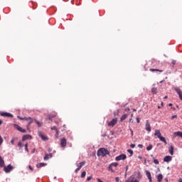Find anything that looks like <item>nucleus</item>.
<instances>
[{"instance_id":"nucleus-1","label":"nucleus","mask_w":182,"mask_h":182,"mask_svg":"<svg viewBox=\"0 0 182 182\" xmlns=\"http://www.w3.org/2000/svg\"><path fill=\"white\" fill-rule=\"evenodd\" d=\"M154 136H156V137H158V139L163 142L165 145L168 144V142L166 139L165 137L161 136V131L159 129H156L154 132Z\"/></svg>"},{"instance_id":"nucleus-2","label":"nucleus","mask_w":182,"mask_h":182,"mask_svg":"<svg viewBox=\"0 0 182 182\" xmlns=\"http://www.w3.org/2000/svg\"><path fill=\"white\" fill-rule=\"evenodd\" d=\"M109 151L107 149H105V148L99 149L98 151H97V154L98 157H100V156L105 157V156H106L107 155H109Z\"/></svg>"},{"instance_id":"nucleus-3","label":"nucleus","mask_w":182,"mask_h":182,"mask_svg":"<svg viewBox=\"0 0 182 182\" xmlns=\"http://www.w3.org/2000/svg\"><path fill=\"white\" fill-rule=\"evenodd\" d=\"M119 166V164L117 162L112 163L108 166V171H111L112 173H114L115 169Z\"/></svg>"},{"instance_id":"nucleus-4","label":"nucleus","mask_w":182,"mask_h":182,"mask_svg":"<svg viewBox=\"0 0 182 182\" xmlns=\"http://www.w3.org/2000/svg\"><path fill=\"white\" fill-rule=\"evenodd\" d=\"M127 159V155L122 154L117 156L115 157V161H124Z\"/></svg>"},{"instance_id":"nucleus-5","label":"nucleus","mask_w":182,"mask_h":182,"mask_svg":"<svg viewBox=\"0 0 182 182\" xmlns=\"http://www.w3.org/2000/svg\"><path fill=\"white\" fill-rule=\"evenodd\" d=\"M86 164L85 161H82L80 164H77V168H75V173H77L78 171H80V169Z\"/></svg>"},{"instance_id":"nucleus-6","label":"nucleus","mask_w":182,"mask_h":182,"mask_svg":"<svg viewBox=\"0 0 182 182\" xmlns=\"http://www.w3.org/2000/svg\"><path fill=\"white\" fill-rule=\"evenodd\" d=\"M125 182H139V180L135 178L134 175L129 176Z\"/></svg>"},{"instance_id":"nucleus-7","label":"nucleus","mask_w":182,"mask_h":182,"mask_svg":"<svg viewBox=\"0 0 182 182\" xmlns=\"http://www.w3.org/2000/svg\"><path fill=\"white\" fill-rule=\"evenodd\" d=\"M13 126H14V129H16V130H18V132H20L21 133H26V130L23 129L22 127H21L17 124H14Z\"/></svg>"},{"instance_id":"nucleus-8","label":"nucleus","mask_w":182,"mask_h":182,"mask_svg":"<svg viewBox=\"0 0 182 182\" xmlns=\"http://www.w3.org/2000/svg\"><path fill=\"white\" fill-rule=\"evenodd\" d=\"M174 90L176 92L177 95H178L180 100H182V90L181 88L176 87H174Z\"/></svg>"},{"instance_id":"nucleus-9","label":"nucleus","mask_w":182,"mask_h":182,"mask_svg":"<svg viewBox=\"0 0 182 182\" xmlns=\"http://www.w3.org/2000/svg\"><path fill=\"white\" fill-rule=\"evenodd\" d=\"M17 117H18V119H20V120H26L27 122H28L27 127H28V126H30V124H31V123H33V120L31 117L21 118V117H20V116H17Z\"/></svg>"},{"instance_id":"nucleus-10","label":"nucleus","mask_w":182,"mask_h":182,"mask_svg":"<svg viewBox=\"0 0 182 182\" xmlns=\"http://www.w3.org/2000/svg\"><path fill=\"white\" fill-rule=\"evenodd\" d=\"M117 118H114L112 119L109 123H108V126L109 127H114V126H115V124H117Z\"/></svg>"},{"instance_id":"nucleus-11","label":"nucleus","mask_w":182,"mask_h":182,"mask_svg":"<svg viewBox=\"0 0 182 182\" xmlns=\"http://www.w3.org/2000/svg\"><path fill=\"white\" fill-rule=\"evenodd\" d=\"M132 176H134V177L138 181H140L142 178V175L140 172H134Z\"/></svg>"},{"instance_id":"nucleus-12","label":"nucleus","mask_w":182,"mask_h":182,"mask_svg":"<svg viewBox=\"0 0 182 182\" xmlns=\"http://www.w3.org/2000/svg\"><path fill=\"white\" fill-rule=\"evenodd\" d=\"M67 146V139L65 138H63L60 139V146L62 148H65Z\"/></svg>"},{"instance_id":"nucleus-13","label":"nucleus","mask_w":182,"mask_h":182,"mask_svg":"<svg viewBox=\"0 0 182 182\" xmlns=\"http://www.w3.org/2000/svg\"><path fill=\"white\" fill-rule=\"evenodd\" d=\"M145 130H146V132H151V124L148 120L146 121Z\"/></svg>"},{"instance_id":"nucleus-14","label":"nucleus","mask_w":182,"mask_h":182,"mask_svg":"<svg viewBox=\"0 0 182 182\" xmlns=\"http://www.w3.org/2000/svg\"><path fill=\"white\" fill-rule=\"evenodd\" d=\"M14 169V167L11 165H9L8 166H4V171L6 173H10Z\"/></svg>"},{"instance_id":"nucleus-15","label":"nucleus","mask_w":182,"mask_h":182,"mask_svg":"<svg viewBox=\"0 0 182 182\" xmlns=\"http://www.w3.org/2000/svg\"><path fill=\"white\" fill-rule=\"evenodd\" d=\"M145 173H146V176L149 181V182H152V176H151V172L149 171H148V170H146Z\"/></svg>"},{"instance_id":"nucleus-16","label":"nucleus","mask_w":182,"mask_h":182,"mask_svg":"<svg viewBox=\"0 0 182 182\" xmlns=\"http://www.w3.org/2000/svg\"><path fill=\"white\" fill-rule=\"evenodd\" d=\"M172 160H173V158L171 156H166L164 158V161L166 162V163H170V162L172 161Z\"/></svg>"},{"instance_id":"nucleus-17","label":"nucleus","mask_w":182,"mask_h":182,"mask_svg":"<svg viewBox=\"0 0 182 182\" xmlns=\"http://www.w3.org/2000/svg\"><path fill=\"white\" fill-rule=\"evenodd\" d=\"M31 139H32V136L29 134H26L23 136V139H22L23 141H26L27 140H31Z\"/></svg>"},{"instance_id":"nucleus-18","label":"nucleus","mask_w":182,"mask_h":182,"mask_svg":"<svg viewBox=\"0 0 182 182\" xmlns=\"http://www.w3.org/2000/svg\"><path fill=\"white\" fill-rule=\"evenodd\" d=\"M168 152L171 156L174 155V147L173 146L171 145L170 147L168 148Z\"/></svg>"},{"instance_id":"nucleus-19","label":"nucleus","mask_w":182,"mask_h":182,"mask_svg":"<svg viewBox=\"0 0 182 182\" xmlns=\"http://www.w3.org/2000/svg\"><path fill=\"white\" fill-rule=\"evenodd\" d=\"M38 136H40V137H41V140H43V141L48 140V137L44 136L41 132H38Z\"/></svg>"},{"instance_id":"nucleus-20","label":"nucleus","mask_w":182,"mask_h":182,"mask_svg":"<svg viewBox=\"0 0 182 182\" xmlns=\"http://www.w3.org/2000/svg\"><path fill=\"white\" fill-rule=\"evenodd\" d=\"M5 166L4 160L0 156V169L4 168Z\"/></svg>"},{"instance_id":"nucleus-21","label":"nucleus","mask_w":182,"mask_h":182,"mask_svg":"<svg viewBox=\"0 0 182 182\" xmlns=\"http://www.w3.org/2000/svg\"><path fill=\"white\" fill-rule=\"evenodd\" d=\"M163 179H164L163 174L160 173L157 176V181L158 182H162Z\"/></svg>"},{"instance_id":"nucleus-22","label":"nucleus","mask_w":182,"mask_h":182,"mask_svg":"<svg viewBox=\"0 0 182 182\" xmlns=\"http://www.w3.org/2000/svg\"><path fill=\"white\" fill-rule=\"evenodd\" d=\"M47 166L46 163H40L37 164V168H41Z\"/></svg>"},{"instance_id":"nucleus-23","label":"nucleus","mask_w":182,"mask_h":182,"mask_svg":"<svg viewBox=\"0 0 182 182\" xmlns=\"http://www.w3.org/2000/svg\"><path fill=\"white\" fill-rule=\"evenodd\" d=\"M52 158V154H46V156H44V161H48L49 159Z\"/></svg>"},{"instance_id":"nucleus-24","label":"nucleus","mask_w":182,"mask_h":182,"mask_svg":"<svg viewBox=\"0 0 182 182\" xmlns=\"http://www.w3.org/2000/svg\"><path fill=\"white\" fill-rule=\"evenodd\" d=\"M151 93H152V95H157L158 89L156 87H153L151 89Z\"/></svg>"},{"instance_id":"nucleus-25","label":"nucleus","mask_w":182,"mask_h":182,"mask_svg":"<svg viewBox=\"0 0 182 182\" xmlns=\"http://www.w3.org/2000/svg\"><path fill=\"white\" fill-rule=\"evenodd\" d=\"M149 71H151V72H160V73H163L164 72L163 70L154 69V68L149 69Z\"/></svg>"},{"instance_id":"nucleus-26","label":"nucleus","mask_w":182,"mask_h":182,"mask_svg":"<svg viewBox=\"0 0 182 182\" xmlns=\"http://www.w3.org/2000/svg\"><path fill=\"white\" fill-rule=\"evenodd\" d=\"M174 136H178V137H181L182 138V132H174Z\"/></svg>"},{"instance_id":"nucleus-27","label":"nucleus","mask_w":182,"mask_h":182,"mask_svg":"<svg viewBox=\"0 0 182 182\" xmlns=\"http://www.w3.org/2000/svg\"><path fill=\"white\" fill-rule=\"evenodd\" d=\"M153 149V145L152 144H149L147 147H146V151H150Z\"/></svg>"},{"instance_id":"nucleus-28","label":"nucleus","mask_w":182,"mask_h":182,"mask_svg":"<svg viewBox=\"0 0 182 182\" xmlns=\"http://www.w3.org/2000/svg\"><path fill=\"white\" fill-rule=\"evenodd\" d=\"M127 115H126V114L122 115L121 117L120 121L123 122V120H125L127 119Z\"/></svg>"},{"instance_id":"nucleus-29","label":"nucleus","mask_w":182,"mask_h":182,"mask_svg":"<svg viewBox=\"0 0 182 182\" xmlns=\"http://www.w3.org/2000/svg\"><path fill=\"white\" fill-rule=\"evenodd\" d=\"M127 152L130 154V156H132L134 154V151L132 149H128Z\"/></svg>"},{"instance_id":"nucleus-30","label":"nucleus","mask_w":182,"mask_h":182,"mask_svg":"<svg viewBox=\"0 0 182 182\" xmlns=\"http://www.w3.org/2000/svg\"><path fill=\"white\" fill-rule=\"evenodd\" d=\"M153 159H154V164L155 165H159V160H157V159H156L154 158H153Z\"/></svg>"},{"instance_id":"nucleus-31","label":"nucleus","mask_w":182,"mask_h":182,"mask_svg":"<svg viewBox=\"0 0 182 182\" xmlns=\"http://www.w3.org/2000/svg\"><path fill=\"white\" fill-rule=\"evenodd\" d=\"M85 176H86V171H82L81 175H80V177L82 178H84Z\"/></svg>"},{"instance_id":"nucleus-32","label":"nucleus","mask_w":182,"mask_h":182,"mask_svg":"<svg viewBox=\"0 0 182 182\" xmlns=\"http://www.w3.org/2000/svg\"><path fill=\"white\" fill-rule=\"evenodd\" d=\"M36 123L37 124V126H38V127H41V123L39 121H36Z\"/></svg>"},{"instance_id":"nucleus-33","label":"nucleus","mask_w":182,"mask_h":182,"mask_svg":"<svg viewBox=\"0 0 182 182\" xmlns=\"http://www.w3.org/2000/svg\"><path fill=\"white\" fill-rule=\"evenodd\" d=\"M24 149H26V151L28 152V144H26V145H24Z\"/></svg>"},{"instance_id":"nucleus-34","label":"nucleus","mask_w":182,"mask_h":182,"mask_svg":"<svg viewBox=\"0 0 182 182\" xmlns=\"http://www.w3.org/2000/svg\"><path fill=\"white\" fill-rule=\"evenodd\" d=\"M0 114H11V113L0 112Z\"/></svg>"},{"instance_id":"nucleus-35","label":"nucleus","mask_w":182,"mask_h":182,"mask_svg":"<svg viewBox=\"0 0 182 182\" xmlns=\"http://www.w3.org/2000/svg\"><path fill=\"white\" fill-rule=\"evenodd\" d=\"M130 147H131L132 149H134V148L136 147V145H135L134 144H130Z\"/></svg>"},{"instance_id":"nucleus-36","label":"nucleus","mask_w":182,"mask_h":182,"mask_svg":"<svg viewBox=\"0 0 182 182\" xmlns=\"http://www.w3.org/2000/svg\"><path fill=\"white\" fill-rule=\"evenodd\" d=\"M92 176H88L87 178V181H90L92 180Z\"/></svg>"},{"instance_id":"nucleus-37","label":"nucleus","mask_w":182,"mask_h":182,"mask_svg":"<svg viewBox=\"0 0 182 182\" xmlns=\"http://www.w3.org/2000/svg\"><path fill=\"white\" fill-rule=\"evenodd\" d=\"M51 130H55L56 132V130H58L57 127L55 126L51 127Z\"/></svg>"},{"instance_id":"nucleus-38","label":"nucleus","mask_w":182,"mask_h":182,"mask_svg":"<svg viewBox=\"0 0 182 182\" xmlns=\"http://www.w3.org/2000/svg\"><path fill=\"white\" fill-rule=\"evenodd\" d=\"M58 134H59V130L57 129V130L55 131V136L58 137Z\"/></svg>"},{"instance_id":"nucleus-39","label":"nucleus","mask_w":182,"mask_h":182,"mask_svg":"<svg viewBox=\"0 0 182 182\" xmlns=\"http://www.w3.org/2000/svg\"><path fill=\"white\" fill-rule=\"evenodd\" d=\"M3 116H6L7 117H14V116L12 114H5Z\"/></svg>"},{"instance_id":"nucleus-40","label":"nucleus","mask_w":182,"mask_h":182,"mask_svg":"<svg viewBox=\"0 0 182 182\" xmlns=\"http://www.w3.org/2000/svg\"><path fill=\"white\" fill-rule=\"evenodd\" d=\"M2 143H3V139L0 135V146L2 144Z\"/></svg>"},{"instance_id":"nucleus-41","label":"nucleus","mask_w":182,"mask_h":182,"mask_svg":"<svg viewBox=\"0 0 182 182\" xmlns=\"http://www.w3.org/2000/svg\"><path fill=\"white\" fill-rule=\"evenodd\" d=\"M174 119H177V115H173L171 117L172 120H173Z\"/></svg>"},{"instance_id":"nucleus-42","label":"nucleus","mask_w":182,"mask_h":182,"mask_svg":"<svg viewBox=\"0 0 182 182\" xmlns=\"http://www.w3.org/2000/svg\"><path fill=\"white\" fill-rule=\"evenodd\" d=\"M14 141H15V139H13L12 140L10 141V143H11V145L14 144Z\"/></svg>"},{"instance_id":"nucleus-43","label":"nucleus","mask_w":182,"mask_h":182,"mask_svg":"<svg viewBox=\"0 0 182 182\" xmlns=\"http://www.w3.org/2000/svg\"><path fill=\"white\" fill-rule=\"evenodd\" d=\"M17 146H18V147H20V148H22V143L20 141V142L17 144Z\"/></svg>"},{"instance_id":"nucleus-44","label":"nucleus","mask_w":182,"mask_h":182,"mask_svg":"<svg viewBox=\"0 0 182 182\" xmlns=\"http://www.w3.org/2000/svg\"><path fill=\"white\" fill-rule=\"evenodd\" d=\"M115 181L116 182H119V177H116L115 178Z\"/></svg>"},{"instance_id":"nucleus-45","label":"nucleus","mask_w":182,"mask_h":182,"mask_svg":"<svg viewBox=\"0 0 182 182\" xmlns=\"http://www.w3.org/2000/svg\"><path fill=\"white\" fill-rule=\"evenodd\" d=\"M136 122H137V123H140V119H139V117H136Z\"/></svg>"},{"instance_id":"nucleus-46","label":"nucleus","mask_w":182,"mask_h":182,"mask_svg":"<svg viewBox=\"0 0 182 182\" xmlns=\"http://www.w3.org/2000/svg\"><path fill=\"white\" fill-rule=\"evenodd\" d=\"M131 136H134V132L132 129H130Z\"/></svg>"},{"instance_id":"nucleus-47","label":"nucleus","mask_w":182,"mask_h":182,"mask_svg":"<svg viewBox=\"0 0 182 182\" xmlns=\"http://www.w3.org/2000/svg\"><path fill=\"white\" fill-rule=\"evenodd\" d=\"M53 117H54L53 116V117L48 116V117H47V119H48V120H52Z\"/></svg>"},{"instance_id":"nucleus-48","label":"nucleus","mask_w":182,"mask_h":182,"mask_svg":"<svg viewBox=\"0 0 182 182\" xmlns=\"http://www.w3.org/2000/svg\"><path fill=\"white\" fill-rule=\"evenodd\" d=\"M28 168H30V171H33V168L31 167V166H28Z\"/></svg>"},{"instance_id":"nucleus-49","label":"nucleus","mask_w":182,"mask_h":182,"mask_svg":"<svg viewBox=\"0 0 182 182\" xmlns=\"http://www.w3.org/2000/svg\"><path fill=\"white\" fill-rule=\"evenodd\" d=\"M97 182H104V181H102L100 178H97Z\"/></svg>"},{"instance_id":"nucleus-50","label":"nucleus","mask_w":182,"mask_h":182,"mask_svg":"<svg viewBox=\"0 0 182 182\" xmlns=\"http://www.w3.org/2000/svg\"><path fill=\"white\" fill-rule=\"evenodd\" d=\"M138 146H139L140 149H142V148H143V145H142V144H139Z\"/></svg>"},{"instance_id":"nucleus-51","label":"nucleus","mask_w":182,"mask_h":182,"mask_svg":"<svg viewBox=\"0 0 182 182\" xmlns=\"http://www.w3.org/2000/svg\"><path fill=\"white\" fill-rule=\"evenodd\" d=\"M138 159H139V160H142V156H138Z\"/></svg>"},{"instance_id":"nucleus-52","label":"nucleus","mask_w":182,"mask_h":182,"mask_svg":"<svg viewBox=\"0 0 182 182\" xmlns=\"http://www.w3.org/2000/svg\"><path fill=\"white\" fill-rule=\"evenodd\" d=\"M125 168H126V172H127V171H128V169H129V166H126Z\"/></svg>"},{"instance_id":"nucleus-53","label":"nucleus","mask_w":182,"mask_h":182,"mask_svg":"<svg viewBox=\"0 0 182 182\" xmlns=\"http://www.w3.org/2000/svg\"><path fill=\"white\" fill-rule=\"evenodd\" d=\"M1 124H3V121L0 119V126H1Z\"/></svg>"},{"instance_id":"nucleus-54","label":"nucleus","mask_w":182,"mask_h":182,"mask_svg":"<svg viewBox=\"0 0 182 182\" xmlns=\"http://www.w3.org/2000/svg\"><path fill=\"white\" fill-rule=\"evenodd\" d=\"M168 106L172 107V106H173V104L169 103V104H168Z\"/></svg>"},{"instance_id":"nucleus-55","label":"nucleus","mask_w":182,"mask_h":182,"mask_svg":"<svg viewBox=\"0 0 182 182\" xmlns=\"http://www.w3.org/2000/svg\"><path fill=\"white\" fill-rule=\"evenodd\" d=\"M164 99H168V96H165Z\"/></svg>"},{"instance_id":"nucleus-56","label":"nucleus","mask_w":182,"mask_h":182,"mask_svg":"<svg viewBox=\"0 0 182 182\" xmlns=\"http://www.w3.org/2000/svg\"><path fill=\"white\" fill-rule=\"evenodd\" d=\"M55 124H58V121H55Z\"/></svg>"},{"instance_id":"nucleus-57","label":"nucleus","mask_w":182,"mask_h":182,"mask_svg":"<svg viewBox=\"0 0 182 182\" xmlns=\"http://www.w3.org/2000/svg\"><path fill=\"white\" fill-rule=\"evenodd\" d=\"M172 64L175 65V64H176V62H175V61H173V62H172Z\"/></svg>"},{"instance_id":"nucleus-58","label":"nucleus","mask_w":182,"mask_h":182,"mask_svg":"<svg viewBox=\"0 0 182 182\" xmlns=\"http://www.w3.org/2000/svg\"><path fill=\"white\" fill-rule=\"evenodd\" d=\"M179 182H182V178H180V179H179Z\"/></svg>"},{"instance_id":"nucleus-59","label":"nucleus","mask_w":182,"mask_h":182,"mask_svg":"<svg viewBox=\"0 0 182 182\" xmlns=\"http://www.w3.org/2000/svg\"><path fill=\"white\" fill-rule=\"evenodd\" d=\"M127 110H129V108H127Z\"/></svg>"}]
</instances>
